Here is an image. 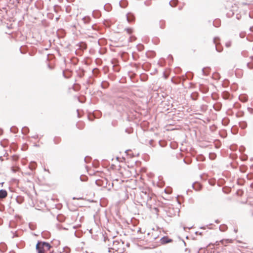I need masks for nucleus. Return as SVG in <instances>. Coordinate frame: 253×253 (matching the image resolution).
<instances>
[{"label":"nucleus","mask_w":253,"mask_h":253,"mask_svg":"<svg viewBox=\"0 0 253 253\" xmlns=\"http://www.w3.org/2000/svg\"><path fill=\"white\" fill-rule=\"evenodd\" d=\"M214 154H210V158L211 160H213L214 159Z\"/></svg>","instance_id":"obj_27"},{"label":"nucleus","mask_w":253,"mask_h":253,"mask_svg":"<svg viewBox=\"0 0 253 253\" xmlns=\"http://www.w3.org/2000/svg\"><path fill=\"white\" fill-rule=\"evenodd\" d=\"M106 240H107V239L106 238H104V241L106 242ZM108 241H109V240L108 239Z\"/></svg>","instance_id":"obj_39"},{"label":"nucleus","mask_w":253,"mask_h":253,"mask_svg":"<svg viewBox=\"0 0 253 253\" xmlns=\"http://www.w3.org/2000/svg\"><path fill=\"white\" fill-rule=\"evenodd\" d=\"M231 45V42L229 41L226 42L225 45L227 47H229Z\"/></svg>","instance_id":"obj_25"},{"label":"nucleus","mask_w":253,"mask_h":253,"mask_svg":"<svg viewBox=\"0 0 253 253\" xmlns=\"http://www.w3.org/2000/svg\"><path fill=\"white\" fill-rule=\"evenodd\" d=\"M83 22L85 24L88 23L90 21V18L88 16H85L82 19Z\"/></svg>","instance_id":"obj_13"},{"label":"nucleus","mask_w":253,"mask_h":253,"mask_svg":"<svg viewBox=\"0 0 253 253\" xmlns=\"http://www.w3.org/2000/svg\"><path fill=\"white\" fill-rule=\"evenodd\" d=\"M29 129L26 126L23 127V128H22V132L24 134H26L27 133H28L29 132Z\"/></svg>","instance_id":"obj_17"},{"label":"nucleus","mask_w":253,"mask_h":253,"mask_svg":"<svg viewBox=\"0 0 253 253\" xmlns=\"http://www.w3.org/2000/svg\"><path fill=\"white\" fill-rule=\"evenodd\" d=\"M17 202H18V203H19V204H20V203H22V201H20V200H19V201H18V199H17Z\"/></svg>","instance_id":"obj_30"},{"label":"nucleus","mask_w":253,"mask_h":253,"mask_svg":"<svg viewBox=\"0 0 253 253\" xmlns=\"http://www.w3.org/2000/svg\"><path fill=\"white\" fill-rule=\"evenodd\" d=\"M0 144L1 147L5 148L8 145V142L7 140H3L2 141H0Z\"/></svg>","instance_id":"obj_10"},{"label":"nucleus","mask_w":253,"mask_h":253,"mask_svg":"<svg viewBox=\"0 0 253 253\" xmlns=\"http://www.w3.org/2000/svg\"><path fill=\"white\" fill-rule=\"evenodd\" d=\"M192 187L196 191H199L201 188V185L198 182H194L192 184Z\"/></svg>","instance_id":"obj_5"},{"label":"nucleus","mask_w":253,"mask_h":253,"mask_svg":"<svg viewBox=\"0 0 253 253\" xmlns=\"http://www.w3.org/2000/svg\"><path fill=\"white\" fill-rule=\"evenodd\" d=\"M220 242L224 245V246H226L227 244L232 242V240L231 239H227V240H222L220 241Z\"/></svg>","instance_id":"obj_9"},{"label":"nucleus","mask_w":253,"mask_h":253,"mask_svg":"<svg viewBox=\"0 0 253 253\" xmlns=\"http://www.w3.org/2000/svg\"><path fill=\"white\" fill-rule=\"evenodd\" d=\"M126 19L128 22L134 21L135 17L133 13L129 12L126 14Z\"/></svg>","instance_id":"obj_3"},{"label":"nucleus","mask_w":253,"mask_h":253,"mask_svg":"<svg viewBox=\"0 0 253 253\" xmlns=\"http://www.w3.org/2000/svg\"><path fill=\"white\" fill-rule=\"evenodd\" d=\"M213 75L215 76V79H219V75L218 73H215L213 74Z\"/></svg>","instance_id":"obj_26"},{"label":"nucleus","mask_w":253,"mask_h":253,"mask_svg":"<svg viewBox=\"0 0 253 253\" xmlns=\"http://www.w3.org/2000/svg\"><path fill=\"white\" fill-rule=\"evenodd\" d=\"M213 25L215 27H217L218 26L215 24V22H213Z\"/></svg>","instance_id":"obj_36"},{"label":"nucleus","mask_w":253,"mask_h":253,"mask_svg":"<svg viewBox=\"0 0 253 253\" xmlns=\"http://www.w3.org/2000/svg\"><path fill=\"white\" fill-rule=\"evenodd\" d=\"M177 3V0H172L170 1H169V5L172 7L176 6Z\"/></svg>","instance_id":"obj_18"},{"label":"nucleus","mask_w":253,"mask_h":253,"mask_svg":"<svg viewBox=\"0 0 253 253\" xmlns=\"http://www.w3.org/2000/svg\"><path fill=\"white\" fill-rule=\"evenodd\" d=\"M7 196V192L4 189L0 190V199H3Z\"/></svg>","instance_id":"obj_6"},{"label":"nucleus","mask_w":253,"mask_h":253,"mask_svg":"<svg viewBox=\"0 0 253 253\" xmlns=\"http://www.w3.org/2000/svg\"><path fill=\"white\" fill-rule=\"evenodd\" d=\"M57 219L59 222H63L65 220V217L63 215H58Z\"/></svg>","instance_id":"obj_16"},{"label":"nucleus","mask_w":253,"mask_h":253,"mask_svg":"<svg viewBox=\"0 0 253 253\" xmlns=\"http://www.w3.org/2000/svg\"><path fill=\"white\" fill-rule=\"evenodd\" d=\"M198 97V93L197 92H193L191 95V97L193 100L197 99Z\"/></svg>","instance_id":"obj_12"},{"label":"nucleus","mask_w":253,"mask_h":253,"mask_svg":"<svg viewBox=\"0 0 253 253\" xmlns=\"http://www.w3.org/2000/svg\"><path fill=\"white\" fill-rule=\"evenodd\" d=\"M0 160L1 161H3L2 157V156H0Z\"/></svg>","instance_id":"obj_35"},{"label":"nucleus","mask_w":253,"mask_h":253,"mask_svg":"<svg viewBox=\"0 0 253 253\" xmlns=\"http://www.w3.org/2000/svg\"><path fill=\"white\" fill-rule=\"evenodd\" d=\"M185 252H187L188 253H190V250L189 249H188V248H186L185 249Z\"/></svg>","instance_id":"obj_28"},{"label":"nucleus","mask_w":253,"mask_h":253,"mask_svg":"<svg viewBox=\"0 0 253 253\" xmlns=\"http://www.w3.org/2000/svg\"><path fill=\"white\" fill-rule=\"evenodd\" d=\"M183 161L184 163H185L186 164H187V165H189V164H191V160L190 159L186 160L185 159H184Z\"/></svg>","instance_id":"obj_21"},{"label":"nucleus","mask_w":253,"mask_h":253,"mask_svg":"<svg viewBox=\"0 0 253 253\" xmlns=\"http://www.w3.org/2000/svg\"><path fill=\"white\" fill-rule=\"evenodd\" d=\"M29 167L31 170H34L36 169V164L34 162H32L29 165Z\"/></svg>","instance_id":"obj_15"},{"label":"nucleus","mask_w":253,"mask_h":253,"mask_svg":"<svg viewBox=\"0 0 253 253\" xmlns=\"http://www.w3.org/2000/svg\"><path fill=\"white\" fill-rule=\"evenodd\" d=\"M218 39V38H215L213 39V42L215 44V48H216V51L219 52H220L222 51V48L218 46V45H217V43H216V39Z\"/></svg>","instance_id":"obj_8"},{"label":"nucleus","mask_w":253,"mask_h":253,"mask_svg":"<svg viewBox=\"0 0 253 253\" xmlns=\"http://www.w3.org/2000/svg\"><path fill=\"white\" fill-rule=\"evenodd\" d=\"M63 76H64V77H65V78H67V77L65 75L64 72H63Z\"/></svg>","instance_id":"obj_37"},{"label":"nucleus","mask_w":253,"mask_h":253,"mask_svg":"<svg viewBox=\"0 0 253 253\" xmlns=\"http://www.w3.org/2000/svg\"><path fill=\"white\" fill-rule=\"evenodd\" d=\"M215 222L218 223V221L217 220L215 221Z\"/></svg>","instance_id":"obj_42"},{"label":"nucleus","mask_w":253,"mask_h":253,"mask_svg":"<svg viewBox=\"0 0 253 253\" xmlns=\"http://www.w3.org/2000/svg\"><path fill=\"white\" fill-rule=\"evenodd\" d=\"M144 5H145L147 6H150L151 4V1L150 0L145 1L144 2Z\"/></svg>","instance_id":"obj_23"},{"label":"nucleus","mask_w":253,"mask_h":253,"mask_svg":"<svg viewBox=\"0 0 253 253\" xmlns=\"http://www.w3.org/2000/svg\"><path fill=\"white\" fill-rule=\"evenodd\" d=\"M60 141V139L59 138H54V142L55 143V144H58L59 143Z\"/></svg>","instance_id":"obj_22"},{"label":"nucleus","mask_w":253,"mask_h":253,"mask_svg":"<svg viewBox=\"0 0 253 253\" xmlns=\"http://www.w3.org/2000/svg\"><path fill=\"white\" fill-rule=\"evenodd\" d=\"M160 241L162 244H165L171 242L172 240L169 239L167 236H164L160 239Z\"/></svg>","instance_id":"obj_4"},{"label":"nucleus","mask_w":253,"mask_h":253,"mask_svg":"<svg viewBox=\"0 0 253 253\" xmlns=\"http://www.w3.org/2000/svg\"><path fill=\"white\" fill-rule=\"evenodd\" d=\"M239 126L243 129L245 128L247 126V123L244 121L240 122L239 123Z\"/></svg>","instance_id":"obj_11"},{"label":"nucleus","mask_w":253,"mask_h":253,"mask_svg":"<svg viewBox=\"0 0 253 253\" xmlns=\"http://www.w3.org/2000/svg\"><path fill=\"white\" fill-rule=\"evenodd\" d=\"M17 202H18V203H19V204H20V203H22V201H20V200H19V201H18V199H17Z\"/></svg>","instance_id":"obj_31"},{"label":"nucleus","mask_w":253,"mask_h":253,"mask_svg":"<svg viewBox=\"0 0 253 253\" xmlns=\"http://www.w3.org/2000/svg\"><path fill=\"white\" fill-rule=\"evenodd\" d=\"M120 5L122 7L125 8L126 6V1H122L120 2Z\"/></svg>","instance_id":"obj_19"},{"label":"nucleus","mask_w":253,"mask_h":253,"mask_svg":"<svg viewBox=\"0 0 253 253\" xmlns=\"http://www.w3.org/2000/svg\"><path fill=\"white\" fill-rule=\"evenodd\" d=\"M211 70L209 67H205L202 69V72L204 76H208L209 74L210 70Z\"/></svg>","instance_id":"obj_7"},{"label":"nucleus","mask_w":253,"mask_h":253,"mask_svg":"<svg viewBox=\"0 0 253 253\" xmlns=\"http://www.w3.org/2000/svg\"><path fill=\"white\" fill-rule=\"evenodd\" d=\"M109 86V83L106 81H103L101 83V87L103 88H106Z\"/></svg>","instance_id":"obj_14"},{"label":"nucleus","mask_w":253,"mask_h":253,"mask_svg":"<svg viewBox=\"0 0 253 253\" xmlns=\"http://www.w3.org/2000/svg\"><path fill=\"white\" fill-rule=\"evenodd\" d=\"M253 27H250V30L251 31L253 32Z\"/></svg>","instance_id":"obj_32"},{"label":"nucleus","mask_w":253,"mask_h":253,"mask_svg":"<svg viewBox=\"0 0 253 253\" xmlns=\"http://www.w3.org/2000/svg\"><path fill=\"white\" fill-rule=\"evenodd\" d=\"M154 210H155V211H158V208H154Z\"/></svg>","instance_id":"obj_33"},{"label":"nucleus","mask_w":253,"mask_h":253,"mask_svg":"<svg viewBox=\"0 0 253 253\" xmlns=\"http://www.w3.org/2000/svg\"><path fill=\"white\" fill-rule=\"evenodd\" d=\"M139 196L141 200L140 203L145 204L147 206H148L149 205L148 203L152 198L148 190H145L141 191L139 193ZM141 205H142L143 204H141Z\"/></svg>","instance_id":"obj_2"},{"label":"nucleus","mask_w":253,"mask_h":253,"mask_svg":"<svg viewBox=\"0 0 253 253\" xmlns=\"http://www.w3.org/2000/svg\"><path fill=\"white\" fill-rule=\"evenodd\" d=\"M140 231H141V229H139V230H138V232H139V231L140 232Z\"/></svg>","instance_id":"obj_43"},{"label":"nucleus","mask_w":253,"mask_h":253,"mask_svg":"<svg viewBox=\"0 0 253 253\" xmlns=\"http://www.w3.org/2000/svg\"><path fill=\"white\" fill-rule=\"evenodd\" d=\"M7 155H8L7 153L5 152V154H4V156H7Z\"/></svg>","instance_id":"obj_38"},{"label":"nucleus","mask_w":253,"mask_h":253,"mask_svg":"<svg viewBox=\"0 0 253 253\" xmlns=\"http://www.w3.org/2000/svg\"><path fill=\"white\" fill-rule=\"evenodd\" d=\"M33 137H34V138H37L38 137V136L37 135H35V136H33Z\"/></svg>","instance_id":"obj_34"},{"label":"nucleus","mask_w":253,"mask_h":253,"mask_svg":"<svg viewBox=\"0 0 253 253\" xmlns=\"http://www.w3.org/2000/svg\"><path fill=\"white\" fill-rule=\"evenodd\" d=\"M112 242L113 243V247L112 248V249L113 250H115V246L116 245H117L118 244H119V242L118 241H112Z\"/></svg>","instance_id":"obj_20"},{"label":"nucleus","mask_w":253,"mask_h":253,"mask_svg":"<svg viewBox=\"0 0 253 253\" xmlns=\"http://www.w3.org/2000/svg\"><path fill=\"white\" fill-rule=\"evenodd\" d=\"M51 253H57L55 252L54 251V250H53Z\"/></svg>","instance_id":"obj_40"},{"label":"nucleus","mask_w":253,"mask_h":253,"mask_svg":"<svg viewBox=\"0 0 253 253\" xmlns=\"http://www.w3.org/2000/svg\"><path fill=\"white\" fill-rule=\"evenodd\" d=\"M126 31L127 33L129 34H131L132 31V29L130 28L126 29Z\"/></svg>","instance_id":"obj_24"},{"label":"nucleus","mask_w":253,"mask_h":253,"mask_svg":"<svg viewBox=\"0 0 253 253\" xmlns=\"http://www.w3.org/2000/svg\"><path fill=\"white\" fill-rule=\"evenodd\" d=\"M183 242L184 245L185 246L186 245V243L183 240Z\"/></svg>","instance_id":"obj_41"},{"label":"nucleus","mask_w":253,"mask_h":253,"mask_svg":"<svg viewBox=\"0 0 253 253\" xmlns=\"http://www.w3.org/2000/svg\"><path fill=\"white\" fill-rule=\"evenodd\" d=\"M48 68L50 70L52 69V67L49 64L48 65Z\"/></svg>","instance_id":"obj_29"},{"label":"nucleus","mask_w":253,"mask_h":253,"mask_svg":"<svg viewBox=\"0 0 253 253\" xmlns=\"http://www.w3.org/2000/svg\"><path fill=\"white\" fill-rule=\"evenodd\" d=\"M36 250L37 253H51L53 250V248L48 242L38 241L36 245Z\"/></svg>","instance_id":"obj_1"}]
</instances>
